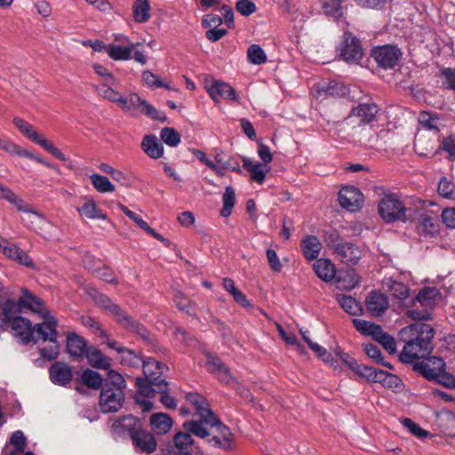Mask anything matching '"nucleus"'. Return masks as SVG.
<instances>
[{"label":"nucleus","instance_id":"f257e3e1","mask_svg":"<svg viewBox=\"0 0 455 455\" xmlns=\"http://www.w3.org/2000/svg\"><path fill=\"white\" fill-rule=\"evenodd\" d=\"M434 328L424 322H415L401 329L398 338L404 343L401 361L411 363L415 359L425 358L434 348Z\"/></svg>","mask_w":455,"mask_h":455},{"label":"nucleus","instance_id":"f03ea898","mask_svg":"<svg viewBox=\"0 0 455 455\" xmlns=\"http://www.w3.org/2000/svg\"><path fill=\"white\" fill-rule=\"evenodd\" d=\"M379 213L386 223L406 222L412 220L411 211L395 193L384 195L379 203Z\"/></svg>","mask_w":455,"mask_h":455},{"label":"nucleus","instance_id":"7ed1b4c3","mask_svg":"<svg viewBox=\"0 0 455 455\" xmlns=\"http://www.w3.org/2000/svg\"><path fill=\"white\" fill-rule=\"evenodd\" d=\"M57 320L55 317H51L47 322H43L36 328L37 338H35V343L42 339L44 341L49 340L50 344L40 349V355L44 359L52 361L56 359L60 353V344L57 340L58 331Z\"/></svg>","mask_w":455,"mask_h":455},{"label":"nucleus","instance_id":"20e7f679","mask_svg":"<svg viewBox=\"0 0 455 455\" xmlns=\"http://www.w3.org/2000/svg\"><path fill=\"white\" fill-rule=\"evenodd\" d=\"M13 124L15 126L20 130V132L26 136L28 140L33 141L34 143L38 144L41 146L44 149L48 151L50 154L54 156L56 158L62 162L67 161L66 156L58 148H56L51 141L47 140L45 138H44L42 135H40L36 129L29 124L25 120L15 117L13 119Z\"/></svg>","mask_w":455,"mask_h":455},{"label":"nucleus","instance_id":"39448f33","mask_svg":"<svg viewBox=\"0 0 455 455\" xmlns=\"http://www.w3.org/2000/svg\"><path fill=\"white\" fill-rule=\"evenodd\" d=\"M120 108L126 112L138 110L154 120L161 122L166 120V116L164 113L158 111L149 102L141 99L135 92L130 93L127 97L124 96Z\"/></svg>","mask_w":455,"mask_h":455},{"label":"nucleus","instance_id":"423d86ee","mask_svg":"<svg viewBox=\"0 0 455 455\" xmlns=\"http://www.w3.org/2000/svg\"><path fill=\"white\" fill-rule=\"evenodd\" d=\"M99 304L111 314L115 319L124 327L139 334H142L144 327L134 321L117 304H115L108 297L100 295Z\"/></svg>","mask_w":455,"mask_h":455},{"label":"nucleus","instance_id":"0eeeda50","mask_svg":"<svg viewBox=\"0 0 455 455\" xmlns=\"http://www.w3.org/2000/svg\"><path fill=\"white\" fill-rule=\"evenodd\" d=\"M124 393L120 387H110L104 384L100 395V408L103 413L116 412L124 404Z\"/></svg>","mask_w":455,"mask_h":455},{"label":"nucleus","instance_id":"6e6552de","mask_svg":"<svg viewBox=\"0 0 455 455\" xmlns=\"http://www.w3.org/2000/svg\"><path fill=\"white\" fill-rule=\"evenodd\" d=\"M402 54L401 49L396 45L384 44L374 47L371 56L379 67L388 69L397 65Z\"/></svg>","mask_w":455,"mask_h":455},{"label":"nucleus","instance_id":"1a4fd4ad","mask_svg":"<svg viewBox=\"0 0 455 455\" xmlns=\"http://www.w3.org/2000/svg\"><path fill=\"white\" fill-rule=\"evenodd\" d=\"M340 58L348 63H357L363 57L360 41L350 32H345L339 48Z\"/></svg>","mask_w":455,"mask_h":455},{"label":"nucleus","instance_id":"9d476101","mask_svg":"<svg viewBox=\"0 0 455 455\" xmlns=\"http://www.w3.org/2000/svg\"><path fill=\"white\" fill-rule=\"evenodd\" d=\"M21 296L19 298L21 311H30L39 315L43 318V322H47L49 318L54 317L50 315L46 309L44 301L37 296L31 293L28 289H21Z\"/></svg>","mask_w":455,"mask_h":455},{"label":"nucleus","instance_id":"9b49d317","mask_svg":"<svg viewBox=\"0 0 455 455\" xmlns=\"http://www.w3.org/2000/svg\"><path fill=\"white\" fill-rule=\"evenodd\" d=\"M339 202L343 208L349 212H355L362 207L363 196L355 187L347 186L339 190Z\"/></svg>","mask_w":455,"mask_h":455},{"label":"nucleus","instance_id":"f8f14e48","mask_svg":"<svg viewBox=\"0 0 455 455\" xmlns=\"http://www.w3.org/2000/svg\"><path fill=\"white\" fill-rule=\"evenodd\" d=\"M445 363L443 358L432 356L426 358L422 362L414 364V370L423 375L426 379L432 380L443 372L445 368Z\"/></svg>","mask_w":455,"mask_h":455},{"label":"nucleus","instance_id":"ddd939ff","mask_svg":"<svg viewBox=\"0 0 455 455\" xmlns=\"http://www.w3.org/2000/svg\"><path fill=\"white\" fill-rule=\"evenodd\" d=\"M38 325L40 323L32 326L28 319L21 316L14 317L12 321V331L16 336L20 338L24 344L35 341V338H37L36 328Z\"/></svg>","mask_w":455,"mask_h":455},{"label":"nucleus","instance_id":"4468645a","mask_svg":"<svg viewBox=\"0 0 455 455\" xmlns=\"http://www.w3.org/2000/svg\"><path fill=\"white\" fill-rule=\"evenodd\" d=\"M135 450L144 454L153 453L157 447V443L151 432L144 429L143 427L132 435L131 438Z\"/></svg>","mask_w":455,"mask_h":455},{"label":"nucleus","instance_id":"2eb2a0df","mask_svg":"<svg viewBox=\"0 0 455 455\" xmlns=\"http://www.w3.org/2000/svg\"><path fill=\"white\" fill-rule=\"evenodd\" d=\"M49 376L53 384L67 386L73 379L72 368L63 362H55L49 369Z\"/></svg>","mask_w":455,"mask_h":455},{"label":"nucleus","instance_id":"dca6fc26","mask_svg":"<svg viewBox=\"0 0 455 455\" xmlns=\"http://www.w3.org/2000/svg\"><path fill=\"white\" fill-rule=\"evenodd\" d=\"M142 427L140 419L126 415L115 420L112 424L113 430L119 435H128L131 438Z\"/></svg>","mask_w":455,"mask_h":455},{"label":"nucleus","instance_id":"f3484780","mask_svg":"<svg viewBox=\"0 0 455 455\" xmlns=\"http://www.w3.org/2000/svg\"><path fill=\"white\" fill-rule=\"evenodd\" d=\"M207 92L214 101H218L220 98L239 101V97L235 89L230 84L221 81H213L207 87Z\"/></svg>","mask_w":455,"mask_h":455},{"label":"nucleus","instance_id":"a211bd4d","mask_svg":"<svg viewBox=\"0 0 455 455\" xmlns=\"http://www.w3.org/2000/svg\"><path fill=\"white\" fill-rule=\"evenodd\" d=\"M186 400L196 411V414L204 419L205 423L215 414L210 408V404L206 398L198 393H188L186 395Z\"/></svg>","mask_w":455,"mask_h":455},{"label":"nucleus","instance_id":"6ab92c4d","mask_svg":"<svg viewBox=\"0 0 455 455\" xmlns=\"http://www.w3.org/2000/svg\"><path fill=\"white\" fill-rule=\"evenodd\" d=\"M336 257L346 265H356L362 258V250L355 243L345 242L336 249Z\"/></svg>","mask_w":455,"mask_h":455},{"label":"nucleus","instance_id":"aec40b11","mask_svg":"<svg viewBox=\"0 0 455 455\" xmlns=\"http://www.w3.org/2000/svg\"><path fill=\"white\" fill-rule=\"evenodd\" d=\"M0 252L4 254L7 258L16 261L17 263L28 267H33L34 263L32 259L28 256V254L21 250L19 246H17L15 243H12L9 242L8 240L4 243V245L0 250Z\"/></svg>","mask_w":455,"mask_h":455},{"label":"nucleus","instance_id":"412c9836","mask_svg":"<svg viewBox=\"0 0 455 455\" xmlns=\"http://www.w3.org/2000/svg\"><path fill=\"white\" fill-rule=\"evenodd\" d=\"M366 308L371 315L379 316L384 314L388 308L389 301L387 297L379 292L373 291L366 298Z\"/></svg>","mask_w":455,"mask_h":455},{"label":"nucleus","instance_id":"4be33fe9","mask_svg":"<svg viewBox=\"0 0 455 455\" xmlns=\"http://www.w3.org/2000/svg\"><path fill=\"white\" fill-rule=\"evenodd\" d=\"M379 108L375 103H362L350 111V116H356L363 124L371 123L378 114Z\"/></svg>","mask_w":455,"mask_h":455},{"label":"nucleus","instance_id":"5701e85b","mask_svg":"<svg viewBox=\"0 0 455 455\" xmlns=\"http://www.w3.org/2000/svg\"><path fill=\"white\" fill-rule=\"evenodd\" d=\"M88 350L86 340L78 334L72 332L67 337V351L76 358H83Z\"/></svg>","mask_w":455,"mask_h":455},{"label":"nucleus","instance_id":"b1692460","mask_svg":"<svg viewBox=\"0 0 455 455\" xmlns=\"http://www.w3.org/2000/svg\"><path fill=\"white\" fill-rule=\"evenodd\" d=\"M243 162L244 169L251 174V179L258 184H262L270 167L259 162H253L247 157H243Z\"/></svg>","mask_w":455,"mask_h":455},{"label":"nucleus","instance_id":"393cba45","mask_svg":"<svg viewBox=\"0 0 455 455\" xmlns=\"http://www.w3.org/2000/svg\"><path fill=\"white\" fill-rule=\"evenodd\" d=\"M322 247L320 240L315 235H307L301 241L303 255L309 261L317 259Z\"/></svg>","mask_w":455,"mask_h":455},{"label":"nucleus","instance_id":"a878e982","mask_svg":"<svg viewBox=\"0 0 455 455\" xmlns=\"http://www.w3.org/2000/svg\"><path fill=\"white\" fill-rule=\"evenodd\" d=\"M142 366L145 378L156 381L163 380L161 376L164 371L167 369L165 364L151 357L144 359L142 361Z\"/></svg>","mask_w":455,"mask_h":455},{"label":"nucleus","instance_id":"bb28decb","mask_svg":"<svg viewBox=\"0 0 455 455\" xmlns=\"http://www.w3.org/2000/svg\"><path fill=\"white\" fill-rule=\"evenodd\" d=\"M315 275L323 282H331L336 275L335 266L330 259H318L313 265Z\"/></svg>","mask_w":455,"mask_h":455},{"label":"nucleus","instance_id":"cd10ccee","mask_svg":"<svg viewBox=\"0 0 455 455\" xmlns=\"http://www.w3.org/2000/svg\"><path fill=\"white\" fill-rule=\"evenodd\" d=\"M149 423L156 435H164L170 431L173 422L168 414L157 412L151 415Z\"/></svg>","mask_w":455,"mask_h":455},{"label":"nucleus","instance_id":"c85d7f7f","mask_svg":"<svg viewBox=\"0 0 455 455\" xmlns=\"http://www.w3.org/2000/svg\"><path fill=\"white\" fill-rule=\"evenodd\" d=\"M143 151L151 158L158 159L164 154V148L155 135H146L141 142Z\"/></svg>","mask_w":455,"mask_h":455},{"label":"nucleus","instance_id":"c756f323","mask_svg":"<svg viewBox=\"0 0 455 455\" xmlns=\"http://www.w3.org/2000/svg\"><path fill=\"white\" fill-rule=\"evenodd\" d=\"M84 356L93 368L107 370L111 365L110 359L94 347H89Z\"/></svg>","mask_w":455,"mask_h":455},{"label":"nucleus","instance_id":"7c9ffc66","mask_svg":"<svg viewBox=\"0 0 455 455\" xmlns=\"http://www.w3.org/2000/svg\"><path fill=\"white\" fill-rule=\"evenodd\" d=\"M383 288L386 289L395 298L403 300L409 296L410 289L403 283L398 282L392 277L383 280Z\"/></svg>","mask_w":455,"mask_h":455},{"label":"nucleus","instance_id":"2f4dec72","mask_svg":"<svg viewBox=\"0 0 455 455\" xmlns=\"http://www.w3.org/2000/svg\"><path fill=\"white\" fill-rule=\"evenodd\" d=\"M440 295L439 291L435 287H425L419 291L414 299V303L418 302L425 308H432L435 303L437 297Z\"/></svg>","mask_w":455,"mask_h":455},{"label":"nucleus","instance_id":"473e14b6","mask_svg":"<svg viewBox=\"0 0 455 455\" xmlns=\"http://www.w3.org/2000/svg\"><path fill=\"white\" fill-rule=\"evenodd\" d=\"M136 45L131 43L128 46L122 47L115 44H108L107 53L114 60H128L132 58Z\"/></svg>","mask_w":455,"mask_h":455},{"label":"nucleus","instance_id":"72a5a7b5","mask_svg":"<svg viewBox=\"0 0 455 455\" xmlns=\"http://www.w3.org/2000/svg\"><path fill=\"white\" fill-rule=\"evenodd\" d=\"M204 419L199 418V419H191L183 423V428L185 431L190 433L200 438H205L210 436L211 433L208 431Z\"/></svg>","mask_w":455,"mask_h":455},{"label":"nucleus","instance_id":"f704fd0d","mask_svg":"<svg viewBox=\"0 0 455 455\" xmlns=\"http://www.w3.org/2000/svg\"><path fill=\"white\" fill-rule=\"evenodd\" d=\"M163 380H153L146 378H138L136 380V386L138 388V392L140 395L152 398L156 396L157 391V385L161 383Z\"/></svg>","mask_w":455,"mask_h":455},{"label":"nucleus","instance_id":"c9c22d12","mask_svg":"<svg viewBox=\"0 0 455 455\" xmlns=\"http://www.w3.org/2000/svg\"><path fill=\"white\" fill-rule=\"evenodd\" d=\"M77 212L82 217L87 219H107V215L103 213L101 209L97 206L93 200H88L87 202H85L81 207L77 208Z\"/></svg>","mask_w":455,"mask_h":455},{"label":"nucleus","instance_id":"e433bc0d","mask_svg":"<svg viewBox=\"0 0 455 455\" xmlns=\"http://www.w3.org/2000/svg\"><path fill=\"white\" fill-rule=\"evenodd\" d=\"M360 282V277L355 269H348L343 274L339 275L337 278V284L339 289L352 290Z\"/></svg>","mask_w":455,"mask_h":455},{"label":"nucleus","instance_id":"4c0bfd02","mask_svg":"<svg viewBox=\"0 0 455 455\" xmlns=\"http://www.w3.org/2000/svg\"><path fill=\"white\" fill-rule=\"evenodd\" d=\"M132 10L135 21L144 23L150 19V5L148 0H135Z\"/></svg>","mask_w":455,"mask_h":455},{"label":"nucleus","instance_id":"58836bf2","mask_svg":"<svg viewBox=\"0 0 455 455\" xmlns=\"http://www.w3.org/2000/svg\"><path fill=\"white\" fill-rule=\"evenodd\" d=\"M174 445H171L178 452H189L192 445L194 444V440L191 436V434L188 432H179L174 435L173 438Z\"/></svg>","mask_w":455,"mask_h":455},{"label":"nucleus","instance_id":"ea45409f","mask_svg":"<svg viewBox=\"0 0 455 455\" xmlns=\"http://www.w3.org/2000/svg\"><path fill=\"white\" fill-rule=\"evenodd\" d=\"M353 323L355 329L362 334L371 336L373 339L376 335L380 334V329L382 328L379 324H375L363 319H354Z\"/></svg>","mask_w":455,"mask_h":455},{"label":"nucleus","instance_id":"a19ab883","mask_svg":"<svg viewBox=\"0 0 455 455\" xmlns=\"http://www.w3.org/2000/svg\"><path fill=\"white\" fill-rule=\"evenodd\" d=\"M81 381L91 389H100L102 386V377L100 374L91 369H86L81 375Z\"/></svg>","mask_w":455,"mask_h":455},{"label":"nucleus","instance_id":"79ce46f5","mask_svg":"<svg viewBox=\"0 0 455 455\" xmlns=\"http://www.w3.org/2000/svg\"><path fill=\"white\" fill-rule=\"evenodd\" d=\"M90 180L93 188L100 193L114 192L116 189L115 186L106 176L93 173L90 176Z\"/></svg>","mask_w":455,"mask_h":455},{"label":"nucleus","instance_id":"37998d69","mask_svg":"<svg viewBox=\"0 0 455 455\" xmlns=\"http://www.w3.org/2000/svg\"><path fill=\"white\" fill-rule=\"evenodd\" d=\"M379 374L378 382L384 387L394 390H400L402 388V380L397 375L389 373L383 370H381V372Z\"/></svg>","mask_w":455,"mask_h":455},{"label":"nucleus","instance_id":"c03bdc74","mask_svg":"<svg viewBox=\"0 0 455 455\" xmlns=\"http://www.w3.org/2000/svg\"><path fill=\"white\" fill-rule=\"evenodd\" d=\"M418 228L422 233L434 235L438 231L437 221L428 214H421L419 218Z\"/></svg>","mask_w":455,"mask_h":455},{"label":"nucleus","instance_id":"a18cd8bd","mask_svg":"<svg viewBox=\"0 0 455 455\" xmlns=\"http://www.w3.org/2000/svg\"><path fill=\"white\" fill-rule=\"evenodd\" d=\"M97 91L100 96L108 100L111 102L116 103L119 107L121 106L124 96L119 92L113 89L108 84H103L97 87Z\"/></svg>","mask_w":455,"mask_h":455},{"label":"nucleus","instance_id":"49530a36","mask_svg":"<svg viewBox=\"0 0 455 455\" xmlns=\"http://www.w3.org/2000/svg\"><path fill=\"white\" fill-rule=\"evenodd\" d=\"M205 424L216 428L217 436L220 438L225 437L227 439V442L232 443L233 434L231 433L229 427L223 424L216 415L212 417V419H210Z\"/></svg>","mask_w":455,"mask_h":455},{"label":"nucleus","instance_id":"de8ad7c7","mask_svg":"<svg viewBox=\"0 0 455 455\" xmlns=\"http://www.w3.org/2000/svg\"><path fill=\"white\" fill-rule=\"evenodd\" d=\"M344 0H323L322 8L323 12L334 19L343 15L342 3Z\"/></svg>","mask_w":455,"mask_h":455},{"label":"nucleus","instance_id":"09e8293b","mask_svg":"<svg viewBox=\"0 0 455 455\" xmlns=\"http://www.w3.org/2000/svg\"><path fill=\"white\" fill-rule=\"evenodd\" d=\"M235 204V189L231 186H228L225 188V192L223 195V207L221 209L220 214L223 217H228L232 209Z\"/></svg>","mask_w":455,"mask_h":455},{"label":"nucleus","instance_id":"8fccbe9b","mask_svg":"<svg viewBox=\"0 0 455 455\" xmlns=\"http://www.w3.org/2000/svg\"><path fill=\"white\" fill-rule=\"evenodd\" d=\"M340 307L349 315H356L362 311L360 304L351 296L339 295Z\"/></svg>","mask_w":455,"mask_h":455},{"label":"nucleus","instance_id":"3c124183","mask_svg":"<svg viewBox=\"0 0 455 455\" xmlns=\"http://www.w3.org/2000/svg\"><path fill=\"white\" fill-rule=\"evenodd\" d=\"M174 302L176 307L180 310L188 314V315H196V307L182 292H176L174 296Z\"/></svg>","mask_w":455,"mask_h":455},{"label":"nucleus","instance_id":"603ef678","mask_svg":"<svg viewBox=\"0 0 455 455\" xmlns=\"http://www.w3.org/2000/svg\"><path fill=\"white\" fill-rule=\"evenodd\" d=\"M247 58L254 65H260L267 61V55L259 44H252L248 48Z\"/></svg>","mask_w":455,"mask_h":455},{"label":"nucleus","instance_id":"864d4df0","mask_svg":"<svg viewBox=\"0 0 455 455\" xmlns=\"http://www.w3.org/2000/svg\"><path fill=\"white\" fill-rule=\"evenodd\" d=\"M162 140L170 147H176L180 143V135L173 128L164 127L161 130Z\"/></svg>","mask_w":455,"mask_h":455},{"label":"nucleus","instance_id":"5fc2aeb1","mask_svg":"<svg viewBox=\"0 0 455 455\" xmlns=\"http://www.w3.org/2000/svg\"><path fill=\"white\" fill-rule=\"evenodd\" d=\"M158 394L161 395V403L168 409H175L177 407L176 400L168 393V383L162 381L157 385Z\"/></svg>","mask_w":455,"mask_h":455},{"label":"nucleus","instance_id":"6e6d98bb","mask_svg":"<svg viewBox=\"0 0 455 455\" xmlns=\"http://www.w3.org/2000/svg\"><path fill=\"white\" fill-rule=\"evenodd\" d=\"M15 205L18 211L24 212L26 213V217L22 218L23 222H33L32 219H42V215L36 212H33L29 210V206L24 203V201L19 198L17 196H15V200L12 203Z\"/></svg>","mask_w":455,"mask_h":455},{"label":"nucleus","instance_id":"4d7b16f0","mask_svg":"<svg viewBox=\"0 0 455 455\" xmlns=\"http://www.w3.org/2000/svg\"><path fill=\"white\" fill-rule=\"evenodd\" d=\"M437 191L443 197L455 201V186L447 178L439 180Z\"/></svg>","mask_w":455,"mask_h":455},{"label":"nucleus","instance_id":"13d9d810","mask_svg":"<svg viewBox=\"0 0 455 455\" xmlns=\"http://www.w3.org/2000/svg\"><path fill=\"white\" fill-rule=\"evenodd\" d=\"M379 372H381V370L365 364H358L355 371V373L358 376L363 377L371 382H378Z\"/></svg>","mask_w":455,"mask_h":455},{"label":"nucleus","instance_id":"bf43d9fd","mask_svg":"<svg viewBox=\"0 0 455 455\" xmlns=\"http://www.w3.org/2000/svg\"><path fill=\"white\" fill-rule=\"evenodd\" d=\"M442 85L444 89L455 92V68H443L440 71Z\"/></svg>","mask_w":455,"mask_h":455},{"label":"nucleus","instance_id":"052dcab7","mask_svg":"<svg viewBox=\"0 0 455 455\" xmlns=\"http://www.w3.org/2000/svg\"><path fill=\"white\" fill-rule=\"evenodd\" d=\"M374 339L380 343L389 354H395L396 352L395 339L391 335L384 332L382 328L380 329V334L376 335Z\"/></svg>","mask_w":455,"mask_h":455},{"label":"nucleus","instance_id":"680f3d73","mask_svg":"<svg viewBox=\"0 0 455 455\" xmlns=\"http://www.w3.org/2000/svg\"><path fill=\"white\" fill-rule=\"evenodd\" d=\"M2 312L6 320L12 321L16 317V314L22 311L19 300L15 302L12 299H8L3 304Z\"/></svg>","mask_w":455,"mask_h":455},{"label":"nucleus","instance_id":"e2e57ef3","mask_svg":"<svg viewBox=\"0 0 455 455\" xmlns=\"http://www.w3.org/2000/svg\"><path fill=\"white\" fill-rule=\"evenodd\" d=\"M142 78L145 84L149 87L154 88H165L171 90V87L164 84L159 76L152 73L149 70H146L142 73Z\"/></svg>","mask_w":455,"mask_h":455},{"label":"nucleus","instance_id":"0e129e2a","mask_svg":"<svg viewBox=\"0 0 455 455\" xmlns=\"http://www.w3.org/2000/svg\"><path fill=\"white\" fill-rule=\"evenodd\" d=\"M364 352L370 358H371L376 363H380L389 369L393 368L389 363L384 362L381 352L377 346L371 344V343L365 344L364 345Z\"/></svg>","mask_w":455,"mask_h":455},{"label":"nucleus","instance_id":"69168bd1","mask_svg":"<svg viewBox=\"0 0 455 455\" xmlns=\"http://www.w3.org/2000/svg\"><path fill=\"white\" fill-rule=\"evenodd\" d=\"M121 355V363L123 364H127L132 367H138L140 363H142V359L137 355L133 350L128 349L124 347L122 350Z\"/></svg>","mask_w":455,"mask_h":455},{"label":"nucleus","instance_id":"338daca9","mask_svg":"<svg viewBox=\"0 0 455 455\" xmlns=\"http://www.w3.org/2000/svg\"><path fill=\"white\" fill-rule=\"evenodd\" d=\"M403 425L409 430L411 434L420 438L425 439L430 435L429 432L421 428L418 424L411 419L405 418L402 420Z\"/></svg>","mask_w":455,"mask_h":455},{"label":"nucleus","instance_id":"774afa93","mask_svg":"<svg viewBox=\"0 0 455 455\" xmlns=\"http://www.w3.org/2000/svg\"><path fill=\"white\" fill-rule=\"evenodd\" d=\"M93 70L105 81L106 84L110 85H117L118 80L113 76V74L103 65L94 64Z\"/></svg>","mask_w":455,"mask_h":455}]
</instances>
